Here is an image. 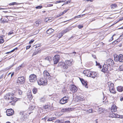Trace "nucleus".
Instances as JSON below:
<instances>
[{"label":"nucleus","instance_id":"nucleus-14","mask_svg":"<svg viewBox=\"0 0 123 123\" xmlns=\"http://www.w3.org/2000/svg\"><path fill=\"white\" fill-rule=\"evenodd\" d=\"M72 29V27H69L64 30L62 31L63 34L68 32L71 30Z\"/></svg>","mask_w":123,"mask_h":123},{"label":"nucleus","instance_id":"nucleus-45","mask_svg":"<svg viewBox=\"0 0 123 123\" xmlns=\"http://www.w3.org/2000/svg\"><path fill=\"white\" fill-rule=\"evenodd\" d=\"M83 27V26L81 25H79L78 26V28L79 29L82 28Z\"/></svg>","mask_w":123,"mask_h":123},{"label":"nucleus","instance_id":"nucleus-30","mask_svg":"<svg viewBox=\"0 0 123 123\" xmlns=\"http://www.w3.org/2000/svg\"><path fill=\"white\" fill-rule=\"evenodd\" d=\"M71 109V108H64L63 110L64 112H68L70 111Z\"/></svg>","mask_w":123,"mask_h":123},{"label":"nucleus","instance_id":"nucleus-29","mask_svg":"<svg viewBox=\"0 0 123 123\" xmlns=\"http://www.w3.org/2000/svg\"><path fill=\"white\" fill-rule=\"evenodd\" d=\"M111 7L112 9H114L116 8L117 7V6L116 4H114L111 5Z\"/></svg>","mask_w":123,"mask_h":123},{"label":"nucleus","instance_id":"nucleus-1","mask_svg":"<svg viewBox=\"0 0 123 123\" xmlns=\"http://www.w3.org/2000/svg\"><path fill=\"white\" fill-rule=\"evenodd\" d=\"M114 60L115 61L123 62V55H122L120 54L118 55H115L114 56Z\"/></svg>","mask_w":123,"mask_h":123},{"label":"nucleus","instance_id":"nucleus-35","mask_svg":"<svg viewBox=\"0 0 123 123\" xmlns=\"http://www.w3.org/2000/svg\"><path fill=\"white\" fill-rule=\"evenodd\" d=\"M68 9L66 10H65L63 11L62 13H60V14L59 16H60L61 15H62L64 14L66 12L68 11Z\"/></svg>","mask_w":123,"mask_h":123},{"label":"nucleus","instance_id":"nucleus-16","mask_svg":"<svg viewBox=\"0 0 123 123\" xmlns=\"http://www.w3.org/2000/svg\"><path fill=\"white\" fill-rule=\"evenodd\" d=\"M65 63L66 65H67V66L68 67L70 66H71L72 64V61L69 60H67L65 62Z\"/></svg>","mask_w":123,"mask_h":123},{"label":"nucleus","instance_id":"nucleus-11","mask_svg":"<svg viewBox=\"0 0 123 123\" xmlns=\"http://www.w3.org/2000/svg\"><path fill=\"white\" fill-rule=\"evenodd\" d=\"M14 113L13 110L12 109H7L6 111V115L8 116H10L12 115Z\"/></svg>","mask_w":123,"mask_h":123},{"label":"nucleus","instance_id":"nucleus-15","mask_svg":"<svg viewBox=\"0 0 123 123\" xmlns=\"http://www.w3.org/2000/svg\"><path fill=\"white\" fill-rule=\"evenodd\" d=\"M70 90L73 92H75L77 91V88L75 86L73 85L71 86Z\"/></svg>","mask_w":123,"mask_h":123},{"label":"nucleus","instance_id":"nucleus-52","mask_svg":"<svg viewBox=\"0 0 123 123\" xmlns=\"http://www.w3.org/2000/svg\"><path fill=\"white\" fill-rule=\"evenodd\" d=\"M30 94H32L31 92H29L27 93V96L29 95Z\"/></svg>","mask_w":123,"mask_h":123},{"label":"nucleus","instance_id":"nucleus-55","mask_svg":"<svg viewBox=\"0 0 123 123\" xmlns=\"http://www.w3.org/2000/svg\"><path fill=\"white\" fill-rule=\"evenodd\" d=\"M13 32H12L10 31L8 33V35H10L12 34H13Z\"/></svg>","mask_w":123,"mask_h":123},{"label":"nucleus","instance_id":"nucleus-26","mask_svg":"<svg viewBox=\"0 0 123 123\" xmlns=\"http://www.w3.org/2000/svg\"><path fill=\"white\" fill-rule=\"evenodd\" d=\"M45 60L49 61V62L52 60V58L50 56H48L45 58Z\"/></svg>","mask_w":123,"mask_h":123},{"label":"nucleus","instance_id":"nucleus-53","mask_svg":"<svg viewBox=\"0 0 123 123\" xmlns=\"http://www.w3.org/2000/svg\"><path fill=\"white\" fill-rule=\"evenodd\" d=\"M31 47V45H29V46H27L26 47V49H29L30 47Z\"/></svg>","mask_w":123,"mask_h":123},{"label":"nucleus","instance_id":"nucleus-49","mask_svg":"<svg viewBox=\"0 0 123 123\" xmlns=\"http://www.w3.org/2000/svg\"><path fill=\"white\" fill-rule=\"evenodd\" d=\"M18 93L19 94L21 95L22 93V91L20 90H19Z\"/></svg>","mask_w":123,"mask_h":123},{"label":"nucleus","instance_id":"nucleus-27","mask_svg":"<svg viewBox=\"0 0 123 123\" xmlns=\"http://www.w3.org/2000/svg\"><path fill=\"white\" fill-rule=\"evenodd\" d=\"M41 50L40 49L37 50V51H36L33 53L32 56H34V55L37 54L38 53H40L41 52Z\"/></svg>","mask_w":123,"mask_h":123},{"label":"nucleus","instance_id":"nucleus-47","mask_svg":"<svg viewBox=\"0 0 123 123\" xmlns=\"http://www.w3.org/2000/svg\"><path fill=\"white\" fill-rule=\"evenodd\" d=\"M34 40H31L29 42V43L30 44H32L34 41Z\"/></svg>","mask_w":123,"mask_h":123},{"label":"nucleus","instance_id":"nucleus-2","mask_svg":"<svg viewBox=\"0 0 123 123\" xmlns=\"http://www.w3.org/2000/svg\"><path fill=\"white\" fill-rule=\"evenodd\" d=\"M14 94L11 93H8L5 95L4 98L5 99L12 100L14 98L13 95Z\"/></svg>","mask_w":123,"mask_h":123},{"label":"nucleus","instance_id":"nucleus-18","mask_svg":"<svg viewBox=\"0 0 123 123\" xmlns=\"http://www.w3.org/2000/svg\"><path fill=\"white\" fill-rule=\"evenodd\" d=\"M63 34L62 33V32L61 33L58 34L56 35V36H55V37H56V38H55V39H56L57 40H58L61 37H62L63 36Z\"/></svg>","mask_w":123,"mask_h":123},{"label":"nucleus","instance_id":"nucleus-10","mask_svg":"<svg viewBox=\"0 0 123 123\" xmlns=\"http://www.w3.org/2000/svg\"><path fill=\"white\" fill-rule=\"evenodd\" d=\"M60 58V56L58 55H56L54 56L53 61L54 64H56L58 62Z\"/></svg>","mask_w":123,"mask_h":123},{"label":"nucleus","instance_id":"nucleus-20","mask_svg":"<svg viewBox=\"0 0 123 123\" xmlns=\"http://www.w3.org/2000/svg\"><path fill=\"white\" fill-rule=\"evenodd\" d=\"M54 30L52 28L49 29L46 31L47 33L49 35H50L54 31Z\"/></svg>","mask_w":123,"mask_h":123},{"label":"nucleus","instance_id":"nucleus-64","mask_svg":"<svg viewBox=\"0 0 123 123\" xmlns=\"http://www.w3.org/2000/svg\"><path fill=\"white\" fill-rule=\"evenodd\" d=\"M70 3V1H67V4H68V3Z\"/></svg>","mask_w":123,"mask_h":123},{"label":"nucleus","instance_id":"nucleus-9","mask_svg":"<svg viewBox=\"0 0 123 123\" xmlns=\"http://www.w3.org/2000/svg\"><path fill=\"white\" fill-rule=\"evenodd\" d=\"M109 117L112 118L115 117L121 118H123V116H120L117 114H116L114 113L111 114L109 115Z\"/></svg>","mask_w":123,"mask_h":123},{"label":"nucleus","instance_id":"nucleus-44","mask_svg":"<svg viewBox=\"0 0 123 123\" xmlns=\"http://www.w3.org/2000/svg\"><path fill=\"white\" fill-rule=\"evenodd\" d=\"M4 42V40L3 39H1L0 40V43H2Z\"/></svg>","mask_w":123,"mask_h":123},{"label":"nucleus","instance_id":"nucleus-37","mask_svg":"<svg viewBox=\"0 0 123 123\" xmlns=\"http://www.w3.org/2000/svg\"><path fill=\"white\" fill-rule=\"evenodd\" d=\"M40 100L41 102L43 103V102H44L45 101V100L44 98H41Z\"/></svg>","mask_w":123,"mask_h":123},{"label":"nucleus","instance_id":"nucleus-24","mask_svg":"<svg viewBox=\"0 0 123 123\" xmlns=\"http://www.w3.org/2000/svg\"><path fill=\"white\" fill-rule=\"evenodd\" d=\"M43 74L44 76H46L48 77H50V75L49 74L47 70H45L43 72Z\"/></svg>","mask_w":123,"mask_h":123},{"label":"nucleus","instance_id":"nucleus-48","mask_svg":"<svg viewBox=\"0 0 123 123\" xmlns=\"http://www.w3.org/2000/svg\"><path fill=\"white\" fill-rule=\"evenodd\" d=\"M81 17L80 15H79L75 16L74 17V19H75L77 18H79Z\"/></svg>","mask_w":123,"mask_h":123},{"label":"nucleus","instance_id":"nucleus-21","mask_svg":"<svg viewBox=\"0 0 123 123\" xmlns=\"http://www.w3.org/2000/svg\"><path fill=\"white\" fill-rule=\"evenodd\" d=\"M117 107L116 106L114 105L112 107L111 110V111L112 112H115L116 111Z\"/></svg>","mask_w":123,"mask_h":123},{"label":"nucleus","instance_id":"nucleus-46","mask_svg":"<svg viewBox=\"0 0 123 123\" xmlns=\"http://www.w3.org/2000/svg\"><path fill=\"white\" fill-rule=\"evenodd\" d=\"M15 49H13V50H11V51H10L8 52H7L6 53V54H8L10 53L13 52V51H14Z\"/></svg>","mask_w":123,"mask_h":123},{"label":"nucleus","instance_id":"nucleus-61","mask_svg":"<svg viewBox=\"0 0 123 123\" xmlns=\"http://www.w3.org/2000/svg\"><path fill=\"white\" fill-rule=\"evenodd\" d=\"M14 73H12V74H11V77H12V76H13V75H14Z\"/></svg>","mask_w":123,"mask_h":123},{"label":"nucleus","instance_id":"nucleus-25","mask_svg":"<svg viewBox=\"0 0 123 123\" xmlns=\"http://www.w3.org/2000/svg\"><path fill=\"white\" fill-rule=\"evenodd\" d=\"M117 90L119 92H122L123 91V87L121 86H118L117 87Z\"/></svg>","mask_w":123,"mask_h":123},{"label":"nucleus","instance_id":"nucleus-13","mask_svg":"<svg viewBox=\"0 0 123 123\" xmlns=\"http://www.w3.org/2000/svg\"><path fill=\"white\" fill-rule=\"evenodd\" d=\"M90 73V76L89 77H91L93 78H95L97 75V73L96 72H92L91 71Z\"/></svg>","mask_w":123,"mask_h":123},{"label":"nucleus","instance_id":"nucleus-33","mask_svg":"<svg viewBox=\"0 0 123 123\" xmlns=\"http://www.w3.org/2000/svg\"><path fill=\"white\" fill-rule=\"evenodd\" d=\"M37 92V89L36 88H34L33 89V92L34 94H35Z\"/></svg>","mask_w":123,"mask_h":123},{"label":"nucleus","instance_id":"nucleus-38","mask_svg":"<svg viewBox=\"0 0 123 123\" xmlns=\"http://www.w3.org/2000/svg\"><path fill=\"white\" fill-rule=\"evenodd\" d=\"M54 119V117L49 118L47 120L48 121H51Z\"/></svg>","mask_w":123,"mask_h":123},{"label":"nucleus","instance_id":"nucleus-28","mask_svg":"<svg viewBox=\"0 0 123 123\" xmlns=\"http://www.w3.org/2000/svg\"><path fill=\"white\" fill-rule=\"evenodd\" d=\"M109 91L110 92L112 93L115 94L116 93V92L114 90V88H112L109 89Z\"/></svg>","mask_w":123,"mask_h":123},{"label":"nucleus","instance_id":"nucleus-7","mask_svg":"<svg viewBox=\"0 0 123 123\" xmlns=\"http://www.w3.org/2000/svg\"><path fill=\"white\" fill-rule=\"evenodd\" d=\"M67 65L65 63L62 62H59L58 64V66L60 67L61 68L63 69H66L68 68Z\"/></svg>","mask_w":123,"mask_h":123},{"label":"nucleus","instance_id":"nucleus-4","mask_svg":"<svg viewBox=\"0 0 123 123\" xmlns=\"http://www.w3.org/2000/svg\"><path fill=\"white\" fill-rule=\"evenodd\" d=\"M106 65L107 66H111L112 67L115 66L114 62L113 60L111 59H108L106 61Z\"/></svg>","mask_w":123,"mask_h":123},{"label":"nucleus","instance_id":"nucleus-39","mask_svg":"<svg viewBox=\"0 0 123 123\" xmlns=\"http://www.w3.org/2000/svg\"><path fill=\"white\" fill-rule=\"evenodd\" d=\"M13 65H11L10 66H9V67H7V68L6 69V70H7L8 69H10L11 68H12V67L13 66Z\"/></svg>","mask_w":123,"mask_h":123},{"label":"nucleus","instance_id":"nucleus-42","mask_svg":"<svg viewBox=\"0 0 123 123\" xmlns=\"http://www.w3.org/2000/svg\"><path fill=\"white\" fill-rule=\"evenodd\" d=\"M65 1L63 0H62L61 1L59 0V1H56V2L55 3L56 4L57 3H60L61 2H65Z\"/></svg>","mask_w":123,"mask_h":123},{"label":"nucleus","instance_id":"nucleus-57","mask_svg":"<svg viewBox=\"0 0 123 123\" xmlns=\"http://www.w3.org/2000/svg\"><path fill=\"white\" fill-rule=\"evenodd\" d=\"M22 67V65H21L19 66L18 68V69H20Z\"/></svg>","mask_w":123,"mask_h":123},{"label":"nucleus","instance_id":"nucleus-17","mask_svg":"<svg viewBox=\"0 0 123 123\" xmlns=\"http://www.w3.org/2000/svg\"><path fill=\"white\" fill-rule=\"evenodd\" d=\"M91 71H89L88 70H85L84 71L83 73L86 76L89 77L90 76V73Z\"/></svg>","mask_w":123,"mask_h":123},{"label":"nucleus","instance_id":"nucleus-19","mask_svg":"<svg viewBox=\"0 0 123 123\" xmlns=\"http://www.w3.org/2000/svg\"><path fill=\"white\" fill-rule=\"evenodd\" d=\"M10 101L9 103L12 105H14L15 103L17 101L16 99L15 98H13V99L12 100H10Z\"/></svg>","mask_w":123,"mask_h":123},{"label":"nucleus","instance_id":"nucleus-59","mask_svg":"<svg viewBox=\"0 0 123 123\" xmlns=\"http://www.w3.org/2000/svg\"><path fill=\"white\" fill-rule=\"evenodd\" d=\"M120 100L121 101H123V97L120 98Z\"/></svg>","mask_w":123,"mask_h":123},{"label":"nucleus","instance_id":"nucleus-6","mask_svg":"<svg viewBox=\"0 0 123 123\" xmlns=\"http://www.w3.org/2000/svg\"><path fill=\"white\" fill-rule=\"evenodd\" d=\"M37 77L34 74L31 75L29 77V80L31 82H34L37 80Z\"/></svg>","mask_w":123,"mask_h":123},{"label":"nucleus","instance_id":"nucleus-40","mask_svg":"<svg viewBox=\"0 0 123 123\" xmlns=\"http://www.w3.org/2000/svg\"><path fill=\"white\" fill-rule=\"evenodd\" d=\"M34 106H31L30 107L29 109L30 110H32L34 109Z\"/></svg>","mask_w":123,"mask_h":123},{"label":"nucleus","instance_id":"nucleus-22","mask_svg":"<svg viewBox=\"0 0 123 123\" xmlns=\"http://www.w3.org/2000/svg\"><path fill=\"white\" fill-rule=\"evenodd\" d=\"M80 79L82 84L83 85H84L87 88V82L85 81L83 79L80 78Z\"/></svg>","mask_w":123,"mask_h":123},{"label":"nucleus","instance_id":"nucleus-51","mask_svg":"<svg viewBox=\"0 0 123 123\" xmlns=\"http://www.w3.org/2000/svg\"><path fill=\"white\" fill-rule=\"evenodd\" d=\"M56 35H55L54 36H53L52 37V38H53V40H57L56 39H55V38H56V37H55V36H56Z\"/></svg>","mask_w":123,"mask_h":123},{"label":"nucleus","instance_id":"nucleus-56","mask_svg":"<svg viewBox=\"0 0 123 123\" xmlns=\"http://www.w3.org/2000/svg\"><path fill=\"white\" fill-rule=\"evenodd\" d=\"M22 67V65H21L19 66L18 68V69H20Z\"/></svg>","mask_w":123,"mask_h":123},{"label":"nucleus","instance_id":"nucleus-60","mask_svg":"<svg viewBox=\"0 0 123 123\" xmlns=\"http://www.w3.org/2000/svg\"><path fill=\"white\" fill-rule=\"evenodd\" d=\"M96 65H100L99 63H98L97 62H96Z\"/></svg>","mask_w":123,"mask_h":123},{"label":"nucleus","instance_id":"nucleus-32","mask_svg":"<svg viewBox=\"0 0 123 123\" xmlns=\"http://www.w3.org/2000/svg\"><path fill=\"white\" fill-rule=\"evenodd\" d=\"M84 111H86L87 112V113L88 114L92 113V109H90L88 111H86L85 110Z\"/></svg>","mask_w":123,"mask_h":123},{"label":"nucleus","instance_id":"nucleus-58","mask_svg":"<svg viewBox=\"0 0 123 123\" xmlns=\"http://www.w3.org/2000/svg\"><path fill=\"white\" fill-rule=\"evenodd\" d=\"M64 123H70V122L69 121H66Z\"/></svg>","mask_w":123,"mask_h":123},{"label":"nucleus","instance_id":"nucleus-3","mask_svg":"<svg viewBox=\"0 0 123 123\" xmlns=\"http://www.w3.org/2000/svg\"><path fill=\"white\" fill-rule=\"evenodd\" d=\"M37 82L39 85H42L44 86L47 84V81L46 79H45L42 78H41L39 80L37 81Z\"/></svg>","mask_w":123,"mask_h":123},{"label":"nucleus","instance_id":"nucleus-43","mask_svg":"<svg viewBox=\"0 0 123 123\" xmlns=\"http://www.w3.org/2000/svg\"><path fill=\"white\" fill-rule=\"evenodd\" d=\"M42 7V6H38L36 7V9H41Z\"/></svg>","mask_w":123,"mask_h":123},{"label":"nucleus","instance_id":"nucleus-63","mask_svg":"<svg viewBox=\"0 0 123 123\" xmlns=\"http://www.w3.org/2000/svg\"><path fill=\"white\" fill-rule=\"evenodd\" d=\"M99 66V68H102V66H101L100 65Z\"/></svg>","mask_w":123,"mask_h":123},{"label":"nucleus","instance_id":"nucleus-8","mask_svg":"<svg viewBox=\"0 0 123 123\" xmlns=\"http://www.w3.org/2000/svg\"><path fill=\"white\" fill-rule=\"evenodd\" d=\"M68 99H69V98L68 97L65 96L60 100V103L62 104H64L67 102Z\"/></svg>","mask_w":123,"mask_h":123},{"label":"nucleus","instance_id":"nucleus-36","mask_svg":"<svg viewBox=\"0 0 123 123\" xmlns=\"http://www.w3.org/2000/svg\"><path fill=\"white\" fill-rule=\"evenodd\" d=\"M27 98L30 100L32 98V94H30L27 96Z\"/></svg>","mask_w":123,"mask_h":123},{"label":"nucleus","instance_id":"nucleus-12","mask_svg":"<svg viewBox=\"0 0 123 123\" xmlns=\"http://www.w3.org/2000/svg\"><path fill=\"white\" fill-rule=\"evenodd\" d=\"M108 69V67L107 65H106L105 63L103 66V68L101 71L104 73H107Z\"/></svg>","mask_w":123,"mask_h":123},{"label":"nucleus","instance_id":"nucleus-54","mask_svg":"<svg viewBox=\"0 0 123 123\" xmlns=\"http://www.w3.org/2000/svg\"><path fill=\"white\" fill-rule=\"evenodd\" d=\"M113 39V36H112L111 38V39L109 40L110 41H112Z\"/></svg>","mask_w":123,"mask_h":123},{"label":"nucleus","instance_id":"nucleus-50","mask_svg":"<svg viewBox=\"0 0 123 123\" xmlns=\"http://www.w3.org/2000/svg\"><path fill=\"white\" fill-rule=\"evenodd\" d=\"M35 23V24H36V26H38V25H39V23L38 22H37V21Z\"/></svg>","mask_w":123,"mask_h":123},{"label":"nucleus","instance_id":"nucleus-41","mask_svg":"<svg viewBox=\"0 0 123 123\" xmlns=\"http://www.w3.org/2000/svg\"><path fill=\"white\" fill-rule=\"evenodd\" d=\"M49 107V106L48 105H46L44 106L43 107L45 109H48Z\"/></svg>","mask_w":123,"mask_h":123},{"label":"nucleus","instance_id":"nucleus-23","mask_svg":"<svg viewBox=\"0 0 123 123\" xmlns=\"http://www.w3.org/2000/svg\"><path fill=\"white\" fill-rule=\"evenodd\" d=\"M108 84L109 89L112 88H114V84L111 82H108Z\"/></svg>","mask_w":123,"mask_h":123},{"label":"nucleus","instance_id":"nucleus-31","mask_svg":"<svg viewBox=\"0 0 123 123\" xmlns=\"http://www.w3.org/2000/svg\"><path fill=\"white\" fill-rule=\"evenodd\" d=\"M18 4H19L18 3L14 2L10 3L9 4V5L10 6H11L14 5H18Z\"/></svg>","mask_w":123,"mask_h":123},{"label":"nucleus","instance_id":"nucleus-5","mask_svg":"<svg viewBox=\"0 0 123 123\" xmlns=\"http://www.w3.org/2000/svg\"><path fill=\"white\" fill-rule=\"evenodd\" d=\"M25 82V78L24 76H22L18 78L17 81V83L18 84H23Z\"/></svg>","mask_w":123,"mask_h":123},{"label":"nucleus","instance_id":"nucleus-34","mask_svg":"<svg viewBox=\"0 0 123 123\" xmlns=\"http://www.w3.org/2000/svg\"><path fill=\"white\" fill-rule=\"evenodd\" d=\"M51 19V18H49L48 17H47V18H46L45 19V22H47L48 21H49V20H50Z\"/></svg>","mask_w":123,"mask_h":123},{"label":"nucleus","instance_id":"nucleus-62","mask_svg":"<svg viewBox=\"0 0 123 123\" xmlns=\"http://www.w3.org/2000/svg\"><path fill=\"white\" fill-rule=\"evenodd\" d=\"M93 0H86V1H90L91 2Z\"/></svg>","mask_w":123,"mask_h":123}]
</instances>
